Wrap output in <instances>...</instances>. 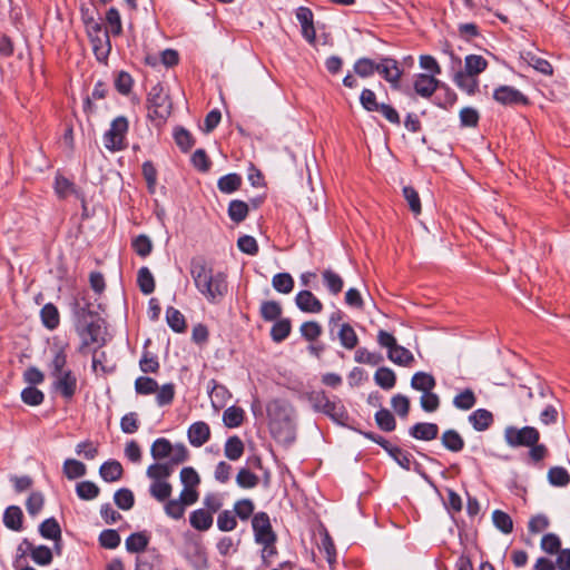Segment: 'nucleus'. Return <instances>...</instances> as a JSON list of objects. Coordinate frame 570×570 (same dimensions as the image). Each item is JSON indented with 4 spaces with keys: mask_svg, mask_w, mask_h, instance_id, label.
<instances>
[{
    "mask_svg": "<svg viewBox=\"0 0 570 570\" xmlns=\"http://www.w3.org/2000/svg\"><path fill=\"white\" fill-rule=\"evenodd\" d=\"M282 314V306L276 301H265L261 305V316L267 322L277 321Z\"/></svg>",
    "mask_w": 570,
    "mask_h": 570,
    "instance_id": "obj_44",
    "label": "nucleus"
},
{
    "mask_svg": "<svg viewBox=\"0 0 570 570\" xmlns=\"http://www.w3.org/2000/svg\"><path fill=\"white\" fill-rule=\"evenodd\" d=\"M86 465L75 459H67L63 463V473L70 480L81 478L86 474Z\"/></svg>",
    "mask_w": 570,
    "mask_h": 570,
    "instance_id": "obj_46",
    "label": "nucleus"
},
{
    "mask_svg": "<svg viewBox=\"0 0 570 570\" xmlns=\"http://www.w3.org/2000/svg\"><path fill=\"white\" fill-rule=\"evenodd\" d=\"M442 445L451 452H460L464 448V440L460 433L453 429L444 431L441 435Z\"/></svg>",
    "mask_w": 570,
    "mask_h": 570,
    "instance_id": "obj_22",
    "label": "nucleus"
},
{
    "mask_svg": "<svg viewBox=\"0 0 570 570\" xmlns=\"http://www.w3.org/2000/svg\"><path fill=\"white\" fill-rule=\"evenodd\" d=\"M148 116L160 121L166 120L171 114L169 95L160 83L153 86L147 96Z\"/></svg>",
    "mask_w": 570,
    "mask_h": 570,
    "instance_id": "obj_5",
    "label": "nucleus"
},
{
    "mask_svg": "<svg viewBox=\"0 0 570 570\" xmlns=\"http://www.w3.org/2000/svg\"><path fill=\"white\" fill-rule=\"evenodd\" d=\"M493 99L501 105H528V98L518 89L511 86H500L493 92Z\"/></svg>",
    "mask_w": 570,
    "mask_h": 570,
    "instance_id": "obj_11",
    "label": "nucleus"
},
{
    "mask_svg": "<svg viewBox=\"0 0 570 570\" xmlns=\"http://www.w3.org/2000/svg\"><path fill=\"white\" fill-rule=\"evenodd\" d=\"M299 330L302 336L308 342L315 341L322 334V326L315 321L303 323Z\"/></svg>",
    "mask_w": 570,
    "mask_h": 570,
    "instance_id": "obj_61",
    "label": "nucleus"
},
{
    "mask_svg": "<svg viewBox=\"0 0 570 570\" xmlns=\"http://www.w3.org/2000/svg\"><path fill=\"white\" fill-rule=\"evenodd\" d=\"M249 212V206L247 203L238 199H234L228 205V216L229 218L239 224L247 217Z\"/></svg>",
    "mask_w": 570,
    "mask_h": 570,
    "instance_id": "obj_30",
    "label": "nucleus"
},
{
    "mask_svg": "<svg viewBox=\"0 0 570 570\" xmlns=\"http://www.w3.org/2000/svg\"><path fill=\"white\" fill-rule=\"evenodd\" d=\"M187 436L193 446L199 448L210 438L209 425L204 421L195 422L189 426Z\"/></svg>",
    "mask_w": 570,
    "mask_h": 570,
    "instance_id": "obj_16",
    "label": "nucleus"
},
{
    "mask_svg": "<svg viewBox=\"0 0 570 570\" xmlns=\"http://www.w3.org/2000/svg\"><path fill=\"white\" fill-rule=\"evenodd\" d=\"M176 463L171 462H157L147 468L146 474L153 481H167L174 471Z\"/></svg>",
    "mask_w": 570,
    "mask_h": 570,
    "instance_id": "obj_20",
    "label": "nucleus"
},
{
    "mask_svg": "<svg viewBox=\"0 0 570 570\" xmlns=\"http://www.w3.org/2000/svg\"><path fill=\"white\" fill-rule=\"evenodd\" d=\"M213 515L205 509H197L189 515L190 525L198 531H207L213 525Z\"/></svg>",
    "mask_w": 570,
    "mask_h": 570,
    "instance_id": "obj_23",
    "label": "nucleus"
},
{
    "mask_svg": "<svg viewBox=\"0 0 570 570\" xmlns=\"http://www.w3.org/2000/svg\"><path fill=\"white\" fill-rule=\"evenodd\" d=\"M77 333L81 337L80 352L83 353L85 348L90 344H105L104 337V320L101 317L95 320H83L81 324L76 325Z\"/></svg>",
    "mask_w": 570,
    "mask_h": 570,
    "instance_id": "obj_6",
    "label": "nucleus"
},
{
    "mask_svg": "<svg viewBox=\"0 0 570 570\" xmlns=\"http://www.w3.org/2000/svg\"><path fill=\"white\" fill-rule=\"evenodd\" d=\"M322 278L331 294L337 295L343 289V278L332 269H325L322 273Z\"/></svg>",
    "mask_w": 570,
    "mask_h": 570,
    "instance_id": "obj_36",
    "label": "nucleus"
},
{
    "mask_svg": "<svg viewBox=\"0 0 570 570\" xmlns=\"http://www.w3.org/2000/svg\"><path fill=\"white\" fill-rule=\"evenodd\" d=\"M217 527L220 531H233L237 527V520L232 511L224 510L217 517Z\"/></svg>",
    "mask_w": 570,
    "mask_h": 570,
    "instance_id": "obj_63",
    "label": "nucleus"
},
{
    "mask_svg": "<svg viewBox=\"0 0 570 570\" xmlns=\"http://www.w3.org/2000/svg\"><path fill=\"white\" fill-rule=\"evenodd\" d=\"M375 422L377 426L385 432H391L396 428L393 414L386 409H381L375 413Z\"/></svg>",
    "mask_w": 570,
    "mask_h": 570,
    "instance_id": "obj_48",
    "label": "nucleus"
},
{
    "mask_svg": "<svg viewBox=\"0 0 570 570\" xmlns=\"http://www.w3.org/2000/svg\"><path fill=\"white\" fill-rule=\"evenodd\" d=\"M476 403V396L471 389H465L453 399V405L462 411L471 410Z\"/></svg>",
    "mask_w": 570,
    "mask_h": 570,
    "instance_id": "obj_39",
    "label": "nucleus"
},
{
    "mask_svg": "<svg viewBox=\"0 0 570 570\" xmlns=\"http://www.w3.org/2000/svg\"><path fill=\"white\" fill-rule=\"evenodd\" d=\"M252 525L255 534V541L258 544L272 546L276 542V534L271 525L269 517L265 512L254 514Z\"/></svg>",
    "mask_w": 570,
    "mask_h": 570,
    "instance_id": "obj_8",
    "label": "nucleus"
},
{
    "mask_svg": "<svg viewBox=\"0 0 570 570\" xmlns=\"http://www.w3.org/2000/svg\"><path fill=\"white\" fill-rule=\"evenodd\" d=\"M77 494L82 500H92L98 497L100 490L91 481H82L76 487Z\"/></svg>",
    "mask_w": 570,
    "mask_h": 570,
    "instance_id": "obj_57",
    "label": "nucleus"
},
{
    "mask_svg": "<svg viewBox=\"0 0 570 570\" xmlns=\"http://www.w3.org/2000/svg\"><path fill=\"white\" fill-rule=\"evenodd\" d=\"M321 412L328 415L333 421L337 423H343L347 419L346 411L340 402L330 400Z\"/></svg>",
    "mask_w": 570,
    "mask_h": 570,
    "instance_id": "obj_45",
    "label": "nucleus"
},
{
    "mask_svg": "<svg viewBox=\"0 0 570 570\" xmlns=\"http://www.w3.org/2000/svg\"><path fill=\"white\" fill-rule=\"evenodd\" d=\"M272 285L278 293L288 294L294 288V279L288 273H278L273 276Z\"/></svg>",
    "mask_w": 570,
    "mask_h": 570,
    "instance_id": "obj_42",
    "label": "nucleus"
},
{
    "mask_svg": "<svg viewBox=\"0 0 570 570\" xmlns=\"http://www.w3.org/2000/svg\"><path fill=\"white\" fill-rule=\"evenodd\" d=\"M131 246L137 255L147 257L153 250V243L146 235H139L132 239Z\"/></svg>",
    "mask_w": 570,
    "mask_h": 570,
    "instance_id": "obj_58",
    "label": "nucleus"
},
{
    "mask_svg": "<svg viewBox=\"0 0 570 570\" xmlns=\"http://www.w3.org/2000/svg\"><path fill=\"white\" fill-rule=\"evenodd\" d=\"M387 357L395 364L401 366H409L414 362L413 354L405 348L396 344L391 351H387Z\"/></svg>",
    "mask_w": 570,
    "mask_h": 570,
    "instance_id": "obj_27",
    "label": "nucleus"
},
{
    "mask_svg": "<svg viewBox=\"0 0 570 570\" xmlns=\"http://www.w3.org/2000/svg\"><path fill=\"white\" fill-rule=\"evenodd\" d=\"M292 323L289 318H279L271 330V337L274 342H283L291 333Z\"/></svg>",
    "mask_w": 570,
    "mask_h": 570,
    "instance_id": "obj_37",
    "label": "nucleus"
},
{
    "mask_svg": "<svg viewBox=\"0 0 570 570\" xmlns=\"http://www.w3.org/2000/svg\"><path fill=\"white\" fill-rule=\"evenodd\" d=\"M39 532L45 539L61 541V528L55 518L46 519L39 525Z\"/></svg>",
    "mask_w": 570,
    "mask_h": 570,
    "instance_id": "obj_28",
    "label": "nucleus"
},
{
    "mask_svg": "<svg viewBox=\"0 0 570 570\" xmlns=\"http://www.w3.org/2000/svg\"><path fill=\"white\" fill-rule=\"evenodd\" d=\"M127 130L128 121L125 117L120 116L114 119L104 136L105 147L112 151L122 149Z\"/></svg>",
    "mask_w": 570,
    "mask_h": 570,
    "instance_id": "obj_9",
    "label": "nucleus"
},
{
    "mask_svg": "<svg viewBox=\"0 0 570 570\" xmlns=\"http://www.w3.org/2000/svg\"><path fill=\"white\" fill-rule=\"evenodd\" d=\"M236 482L240 488L252 489L258 484V476L248 469H240L236 476Z\"/></svg>",
    "mask_w": 570,
    "mask_h": 570,
    "instance_id": "obj_62",
    "label": "nucleus"
},
{
    "mask_svg": "<svg viewBox=\"0 0 570 570\" xmlns=\"http://www.w3.org/2000/svg\"><path fill=\"white\" fill-rule=\"evenodd\" d=\"M296 19L302 27L303 37L309 42L314 43L316 39V32L314 28V14L307 7H299L296 10Z\"/></svg>",
    "mask_w": 570,
    "mask_h": 570,
    "instance_id": "obj_13",
    "label": "nucleus"
},
{
    "mask_svg": "<svg viewBox=\"0 0 570 570\" xmlns=\"http://www.w3.org/2000/svg\"><path fill=\"white\" fill-rule=\"evenodd\" d=\"M439 87V80L433 75L420 73L414 81V90L421 97H431Z\"/></svg>",
    "mask_w": 570,
    "mask_h": 570,
    "instance_id": "obj_17",
    "label": "nucleus"
},
{
    "mask_svg": "<svg viewBox=\"0 0 570 570\" xmlns=\"http://www.w3.org/2000/svg\"><path fill=\"white\" fill-rule=\"evenodd\" d=\"M149 537L145 532H135L126 539V549L129 552L138 553L146 550Z\"/></svg>",
    "mask_w": 570,
    "mask_h": 570,
    "instance_id": "obj_29",
    "label": "nucleus"
},
{
    "mask_svg": "<svg viewBox=\"0 0 570 570\" xmlns=\"http://www.w3.org/2000/svg\"><path fill=\"white\" fill-rule=\"evenodd\" d=\"M135 390L141 395L153 394L158 390V383L151 377L139 376L135 381Z\"/></svg>",
    "mask_w": 570,
    "mask_h": 570,
    "instance_id": "obj_56",
    "label": "nucleus"
},
{
    "mask_svg": "<svg viewBox=\"0 0 570 570\" xmlns=\"http://www.w3.org/2000/svg\"><path fill=\"white\" fill-rule=\"evenodd\" d=\"M22 546H27L31 559L39 566H48L52 561V551L47 546H33L28 539L18 547V551H22Z\"/></svg>",
    "mask_w": 570,
    "mask_h": 570,
    "instance_id": "obj_14",
    "label": "nucleus"
},
{
    "mask_svg": "<svg viewBox=\"0 0 570 570\" xmlns=\"http://www.w3.org/2000/svg\"><path fill=\"white\" fill-rule=\"evenodd\" d=\"M85 24L97 60L105 62L111 50L109 32L92 17L85 19Z\"/></svg>",
    "mask_w": 570,
    "mask_h": 570,
    "instance_id": "obj_3",
    "label": "nucleus"
},
{
    "mask_svg": "<svg viewBox=\"0 0 570 570\" xmlns=\"http://www.w3.org/2000/svg\"><path fill=\"white\" fill-rule=\"evenodd\" d=\"M52 377L55 379L53 387L60 392L65 399L70 400L77 390V377L72 371L67 370V372L57 374Z\"/></svg>",
    "mask_w": 570,
    "mask_h": 570,
    "instance_id": "obj_12",
    "label": "nucleus"
},
{
    "mask_svg": "<svg viewBox=\"0 0 570 570\" xmlns=\"http://www.w3.org/2000/svg\"><path fill=\"white\" fill-rule=\"evenodd\" d=\"M114 500L116 505L121 510H129L134 507V494L129 489H119L115 492Z\"/></svg>",
    "mask_w": 570,
    "mask_h": 570,
    "instance_id": "obj_54",
    "label": "nucleus"
},
{
    "mask_svg": "<svg viewBox=\"0 0 570 570\" xmlns=\"http://www.w3.org/2000/svg\"><path fill=\"white\" fill-rule=\"evenodd\" d=\"M375 383L384 390L394 387L396 383L395 373L389 367H379L374 374Z\"/></svg>",
    "mask_w": 570,
    "mask_h": 570,
    "instance_id": "obj_38",
    "label": "nucleus"
},
{
    "mask_svg": "<svg viewBox=\"0 0 570 570\" xmlns=\"http://www.w3.org/2000/svg\"><path fill=\"white\" fill-rule=\"evenodd\" d=\"M435 385L434 376L426 372H416L411 379V387L422 393L433 391Z\"/></svg>",
    "mask_w": 570,
    "mask_h": 570,
    "instance_id": "obj_25",
    "label": "nucleus"
},
{
    "mask_svg": "<svg viewBox=\"0 0 570 570\" xmlns=\"http://www.w3.org/2000/svg\"><path fill=\"white\" fill-rule=\"evenodd\" d=\"M464 67L466 73L475 77L485 70L488 61L482 56L469 55L465 57Z\"/></svg>",
    "mask_w": 570,
    "mask_h": 570,
    "instance_id": "obj_41",
    "label": "nucleus"
},
{
    "mask_svg": "<svg viewBox=\"0 0 570 570\" xmlns=\"http://www.w3.org/2000/svg\"><path fill=\"white\" fill-rule=\"evenodd\" d=\"M492 521L493 524L503 533L508 534L513 530V521L511 517L501 510L493 511Z\"/></svg>",
    "mask_w": 570,
    "mask_h": 570,
    "instance_id": "obj_51",
    "label": "nucleus"
},
{
    "mask_svg": "<svg viewBox=\"0 0 570 570\" xmlns=\"http://www.w3.org/2000/svg\"><path fill=\"white\" fill-rule=\"evenodd\" d=\"M225 456L232 461L238 460L244 453V443L238 436L227 439L224 449Z\"/></svg>",
    "mask_w": 570,
    "mask_h": 570,
    "instance_id": "obj_40",
    "label": "nucleus"
},
{
    "mask_svg": "<svg viewBox=\"0 0 570 570\" xmlns=\"http://www.w3.org/2000/svg\"><path fill=\"white\" fill-rule=\"evenodd\" d=\"M337 335L342 346H344L347 350H353L358 344V337L354 328L348 323H344L341 325Z\"/></svg>",
    "mask_w": 570,
    "mask_h": 570,
    "instance_id": "obj_33",
    "label": "nucleus"
},
{
    "mask_svg": "<svg viewBox=\"0 0 570 570\" xmlns=\"http://www.w3.org/2000/svg\"><path fill=\"white\" fill-rule=\"evenodd\" d=\"M22 510L18 505H10L3 513L4 525L13 531H20L22 529Z\"/></svg>",
    "mask_w": 570,
    "mask_h": 570,
    "instance_id": "obj_24",
    "label": "nucleus"
},
{
    "mask_svg": "<svg viewBox=\"0 0 570 570\" xmlns=\"http://www.w3.org/2000/svg\"><path fill=\"white\" fill-rule=\"evenodd\" d=\"M175 142L181 149V151H189L195 145V139L191 134L185 128H177L174 132Z\"/></svg>",
    "mask_w": 570,
    "mask_h": 570,
    "instance_id": "obj_53",
    "label": "nucleus"
},
{
    "mask_svg": "<svg viewBox=\"0 0 570 570\" xmlns=\"http://www.w3.org/2000/svg\"><path fill=\"white\" fill-rule=\"evenodd\" d=\"M541 549L549 553L554 554L561 550L560 538L554 533H547L541 539Z\"/></svg>",
    "mask_w": 570,
    "mask_h": 570,
    "instance_id": "obj_64",
    "label": "nucleus"
},
{
    "mask_svg": "<svg viewBox=\"0 0 570 570\" xmlns=\"http://www.w3.org/2000/svg\"><path fill=\"white\" fill-rule=\"evenodd\" d=\"M377 69V63L370 58H360L354 63L355 73L362 78L371 77Z\"/></svg>",
    "mask_w": 570,
    "mask_h": 570,
    "instance_id": "obj_50",
    "label": "nucleus"
},
{
    "mask_svg": "<svg viewBox=\"0 0 570 570\" xmlns=\"http://www.w3.org/2000/svg\"><path fill=\"white\" fill-rule=\"evenodd\" d=\"M166 321L168 326L176 333H183L187 327L184 315L173 306L166 309Z\"/></svg>",
    "mask_w": 570,
    "mask_h": 570,
    "instance_id": "obj_34",
    "label": "nucleus"
},
{
    "mask_svg": "<svg viewBox=\"0 0 570 570\" xmlns=\"http://www.w3.org/2000/svg\"><path fill=\"white\" fill-rule=\"evenodd\" d=\"M469 422L475 431L482 432L488 430L494 422L493 414L485 409L473 411L469 417Z\"/></svg>",
    "mask_w": 570,
    "mask_h": 570,
    "instance_id": "obj_18",
    "label": "nucleus"
},
{
    "mask_svg": "<svg viewBox=\"0 0 570 570\" xmlns=\"http://www.w3.org/2000/svg\"><path fill=\"white\" fill-rule=\"evenodd\" d=\"M521 57L528 62L529 66L533 67L537 71L546 75L551 76L553 73V68L551 63L531 51H525L521 53Z\"/></svg>",
    "mask_w": 570,
    "mask_h": 570,
    "instance_id": "obj_26",
    "label": "nucleus"
},
{
    "mask_svg": "<svg viewBox=\"0 0 570 570\" xmlns=\"http://www.w3.org/2000/svg\"><path fill=\"white\" fill-rule=\"evenodd\" d=\"M548 480L554 487H566L570 482V475L564 468L553 466L548 471Z\"/></svg>",
    "mask_w": 570,
    "mask_h": 570,
    "instance_id": "obj_49",
    "label": "nucleus"
},
{
    "mask_svg": "<svg viewBox=\"0 0 570 570\" xmlns=\"http://www.w3.org/2000/svg\"><path fill=\"white\" fill-rule=\"evenodd\" d=\"M137 282L140 291L145 295L151 294L155 291V279L147 267H141L138 271Z\"/></svg>",
    "mask_w": 570,
    "mask_h": 570,
    "instance_id": "obj_47",
    "label": "nucleus"
},
{
    "mask_svg": "<svg viewBox=\"0 0 570 570\" xmlns=\"http://www.w3.org/2000/svg\"><path fill=\"white\" fill-rule=\"evenodd\" d=\"M99 543L106 549H116L120 544V535L114 529L104 530L99 534Z\"/></svg>",
    "mask_w": 570,
    "mask_h": 570,
    "instance_id": "obj_60",
    "label": "nucleus"
},
{
    "mask_svg": "<svg viewBox=\"0 0 570 570\" xmlns=\"http://www.w3.org/2000/svg\"><path fill=\"white\" fill-rule=\"evenodd\" d=\"M190 275L196 288L210 302L216 303L227 293V281L223 273H213L205 258L194 257L190 261Z\"/></svg>",
    "mask_w": 570,
    "mask_h": 570,
    "instance_id": "obj_1",
    "label": "nucleus"
},
{
    "mask_svg": "<svg viewBox=\"0 0 570 570\" xmlns=\"http://www.w3.org/2000/svg\"><path fill=\"white\" fill-rule=\"evenodd\" d=\"M454 81L458 87L472 95L478 88V80L474 76L460 71L455 75Z\"/></svg>",
    "mask_w": 570,
    "mask_h": 570,
    "instance_id": "obj_52",
    "label": "nucleus"
},
{
    "mask_svg": "<svg viewBox=\"0 0 570 570\" xmlns=\"http://www.w3.org/2000/svg\"><path fill=\"white\" fill-rule=\"evenodd\" d=\"M173 492V487L167 481H153L149 487L150 495L159 502H165L169 499Z\"/></svg>",
    "mask_w": 570,
    "mask_h": 570,
    "instance_id": "obj_35",
    "label": "nucleus"
},
{
    "mask_svg": "<svg viewBox=\"0 0 570 570\" xmlns=\"http://www.w3.org/2000/svg\"><path fill=\"white\" fill-rule=\"evenodd\" d=\"M295 303L297 307L305 313L317 314L323 309L322 302L311 291L307 289L297 293Z\"/></svg>",
    "mask_w": 570,
    "mask_h": 570,
    "instance_id": "obj_15",
    "label": "nucleus"
},
{
    "mask_svg": "<svg viewBox=\"0 0 570 570\" xmlns=\"http://www.w3.org/2000/svg\"><path fill=\"white\" fill-rule=\"evenodd\" d=\"M40 315H41V321L47 328L55 330L56 327H58L59 322H60V316H59L58 308L53 304H51V303L46 304L41 308Z\"/></svg>",
    "mask_w": 570,
    "mask_h": 570,
    "instance_id": "obj_32",
    "label": "nucleus"
},
{
    "mask_svg": "<svg viewBox=\"0 0 570 570\" xmlns=\"http://www.w3.org/2000/svg\"><path fill=\"white\" fill-rule=\"evenodd\" d=\"M21 399H22L23 403L31 405V406H37L43 402L45 395L37 387L28 386L22 390Z\"/></svg>",
    "mask_w": 570,
    "mask_h": 570,
    "instance_id": "obj_59",
    "label": "nucleus"
},
{
    "mask_svg": "<svg viewBox=\"0 0 570 570\" xmlns=\"http://www.w3.org/2000/svg\"><path fill=\"white\" fill-rule=\"evenodd\" d=\"M122 473V465L116 460H109L105 462L99 469V474L106 482H115L120 480Z\"/></svg>",
    "mask_w": 570,
    "mask_h": 570,
    "instance_id": "obj_21",
    "label": "nucleus"
},
{
    "mask_svg": "<svg viewBox=\"0 0 570 570\" xmlns=\"http://www.w3.org/2000/svg\"><path fill=\"white\" fill-rule=\"evenodd\" d=\"M244 421V410L238 406H229L224 411L223 422L227 428H237Z\"/></svg>",
    "mask_w": 570,
    "mask_h": 570,
    "instance_id": "obj_43",
    "label": "nucleus"
},
{
    "mask_svg": "<svg viewBox=\"0 0 570 570\" xmlns=\"http://www.w3.org/2000/svg\"><path fill=\"white\" fill-rule=\"evenodd\" d=\"M354 360L361 364L377 365L383 361V357L379 353L361 347L355 352Z\"/></svg>",
    "mask_w": 570,
    "mask_h": 570,
    "instance_id": "obj_55",
    "label": "nucleus"
},
{
    "mask_svg": "<svg viewBox=\"0 0 570 570\" xmlns=\"http://www.w3.org/2000/svg\"><path fill=\"white\" fill-rule=\"evenodd\" d=\"M377 70L382 77L391 83V86L394 89H397L400 87V79L403 75L402 69H400L399 63L395 59L384 57L381 59V61L377 63Z\"/></svg>",
    "mask_w": 570,
    "mask_h": 570,
    "instance_id": "obj_10",
    "label": "nucleus"
},
{
    "mask_svg": "<svg viewBox=\"0 0 570 570\" xmlns=\"http://www.w3.org/2000/svg\"><path fill=\"white\" fill-rule=\"evenodd\" d=\"M242 186V177L238 174H228L220 177L217 181L218 189L224 194H232Z\"/></svg>",
    "mask_w": 570,
    "mask_h": 570,
    "instance_id": "obj_31",
    "label": "nucleus"
},
{
    "mask_svg": "<svg viewBox=\"0 0 570 570\" xmlns=\"http://www.w3.org/2000/svg\"><path fill=\"white\" fill-rule=\"evenodd\" d=\"M409 432L416 440L432 441L438 438L439 426L435 423H416Z\"/></svg>",
    "mask_w": 570,
    "mask_h": 570,
    "instance_id": "obj_19",
    "label": "nucleus"
},
{
    "mask_svg": "<svg viewBox=\"0 0 570 570\" xmlns=\"http://www.w3.org/2000/svg\"><path fill=\"white\" fill-rule=\"evenodd\" d=\"M150 454L154 460L163 461L168 459L167 462L181 464L188 459V450L181 444H171V442L165 438H159L154 441L150 448Z\"/></svg>",
    "mask_w": 570,
    "mask_h": 570,
    "instance_id": "obj_4",
    "label": "nucleus"
},
{
    "mask_svg": "<svg viewBox=\"0 0 570 570\" xmlns=\"http://www.w3.org/2000/svg\"><path fill=\"white\" fill-rule=\"evenodd\" d=\"M504 440L508 445L512 448L527 446L539 442L540 433L533 426H523L518 429L515 426H507L504 430Z\"/></svg>",
    "mask_w": 570,
    "mask_h": 570,
    "instance_id": "obj_7",
    "label": "nucleus"
},
{
    "mask_svg": "<svg viewBox=\"0 0 570 570\" xmlns=\"http://www.w3.org/2000/svg\"><path fill=\"white\" fill-rule=\"evenodd\" d=\"M269 430L274 439L285 444L295 440V430L291 421V406L283 400H273L266 407Z\"/></svg>",
    "mask_w": 570,
    "mask_h": 570,
    "instance_id": "obj_2",
    "label": "nucleus"
}]
</instances>
